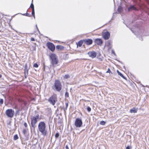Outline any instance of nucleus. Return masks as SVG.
Instances as JSON below:
<instances>
[{
    "mask_svg": "<svg viewBox=\"0 0 149 149\" xmlns=\"http://www.w3.org/2000/svg\"><path fill=\"white\" fill-rule=\"evenodd\" d=\"M34 112L35 115L34 116H31V125L32 127L33 128L35 127L36 124L41 119L40 115L38 113V111H35Z\"/></svg>",
    "mask_w": 149,
    "mask_h": 149,
    "instance_id": "nucleus-1",
    "label": "nucleus"
},
{
    "mask_svg": "<svg viewBox=\"0 0 149 149\" xmlns=\"http://www.w3.org/2000/svg\"><path fill=\"white\" fill-rule=\"evenodd\" d=\"M38 129L43 136H45L47 135V131L46 130V125L44 122L41 121L39 123Z\"/></svg>",
    "mask_w": 149,
    "mask_h": 149,
    "instance_id": "nucleus-2",
    "label": "nucleus"
},
{
    "mask_svg": "<svg viewBox=\"0 0 149 149\" xmlns=\"http://www.w3.org/2000/svg\"><path fill=\"white\" fill-rule=\"evenodd\" d=\"M62 84L61 82L58 79L55 80L54 85L52 86L53 88L58 92H60L62 88Z\"/></svg>",
    "mask_w": 149,
    "mask_h": 149,
    "instance_id": "nucleus-3",
    "label": "nucleus"
},
{
    "mask_svg": "<svg viewBox=\"0 0 149 149\" xmlns=\"http://www.w3.org/2000/svg\"><path fill=\"white\" fill-rule=\"evenodd\" d=\"M50 60L51 65L54 67L56 66V65L58 64V61L56 57V55L53 54H51L49 56Z\"/></svg>",
    "mask_w": 149,
    "mask_h": 149,
    "instance_id": "nucleus-4",
    "label": "nucleus"
},
{
    "mask_svg": "<svg viewBox=\"0 0 149 149\" xmlns=\"http://www.w3.org/2000/svg\"><path fill=\"white\" fill-rule=\"evenodd\" d=\"M5 113L8 117L12 118L14 116L15 112L13 109H10L6 111Z\"/></svg>",
    "mask_w": 149,
    "mask_h": 149,
    "instance_id": "nucleus-5",
    "label": "nucleus"
},
{
    "mask_svg": "<svg viewBox=\"0 0 149 149\" xmlns=\"http://www.w3.org/2000/svg\"><path fill=\"white\" fill-rule=\"evenodd\" d=\"M57 97L56 95H53L51 96L48 99V101L51 104L54 106L57 100Z\"/></svg>",
    "mask_w": 149,
    "mask_h": 149,
    "instance_id": "nucleus-6",
    "label": "nucleus"
},
{
    "mask_svg": "<svg viewBox=\"0 0 149 149\" xmlns=\"http://www.w3.org/2000/svg\"><path fill=\"white\" fill-rule=\"evenodd\" d=\"M82 124V121L81 118H77L76 119L74 125L76 127H81Z\"/></svg>",
    "mask_w": 149,
    "mask_h": 149,
    "instance_id": "nucleus-7",
    "label": "nucleus"
},
{
    "mask_svg": "<svg viewBox=\"0 0 149 149\" xmlns=\"http://www.w3.org/2000/svg\"><path fill=\"white\" fill-rule=\"evenodd\" d=\"M48 48L52 52H54L55 49V46L54 44L51 42H48L46 44Z\"/></svg>",
    "mask_w": 149,
    "mask_h": 149,
    "instance_id": "nucleus-8",
    "label": "nucleus"
},
{
    "mask_svg": "<svg viewBox=\"0 0 149 149\" xmlns=\"http://www.w3.org/2000/svg\"><path fill=\"white\" fill-rule=\"evenodd\" d=\"M102 36L105 40L108 39L110 37V33L108 31L102 33Z\"/></svg>",
    "mask_w": 149,
    "mask_h": 149,
    "instance_id": "nucleus-9",
    "label": "nucleus"
},
{
    "mask_svg": "<svg viewBox=\"0 0 149 149\" xmlns=\"http://www.w3.org/2000/svg\"><path fill=\"white\" fill-rule=\"evenodd\" d=\"M94 42L98 45L101 46L103 43V41L101 39L96 38L95 39Z\"/></svg>",
    "mask_w": 149,
    "mask_h": 149,
    "instance_id": "nucleus-10",
    "label": "nucleus"
},
{
    "mask_svg": "<svg viewBox=\"0 0 149 149\" xmlns=\"http://www.w3.org/2000/svg\"><path fill=\"white\" fill-rule=\"evenodd\" d=\"M88 54L90 57L92 58H94L96 57L97 53L94 51H92L88 52Z\"/></svg>",
    "mask_w": 149,
    "mask_h": 149,
    "instance_id": "nucleus-11",
    "label": "nucleus"
},
{
    "mask_svg": "<svg viewBox=\"0 0 149 149\" xmlns=\"http://www.w3.org/2000/svg\"><path fill=\"white\" fill-rule=\"evenodd\" d=\"M84 43L86 44L89 45H90L93 43V40L91 39H84L83 40Z\"/></svg>",
    "mask_w": 149,
    "mask_h": 149,
    "instance_id": "nucleus-12",
    "label": "nucleus"
},
{
    "mask_svg": "<svg viewBox=\"0 0 149 149\" xmlns=\"http://www.w3.org/2000/svg\"><path fill=\"white\" fill-rule=\"evenodd\" d=\"M112 42L111 40H109L106 42V45L109 49H111L112 47Z\"/></svg>",
    "mask_w": 149,
    "mask_h": 149,
    "instance_id": "nucleus-13",
    "label": "nucleus"
},
{
    "mask_svg": "<svg viewBox=\"0 0 149 149\" xmlns=\"http://www.w3.org/2000/svg\"><path fill=\"white\" fill-rule=\"evenodd\" d=\"M138 110V108H137L133 107L130 109V112L131 113H136Z\"/></svg>",
    "mask_w": 149,
    "mask_h": 149,
    "instance_id": "nucleus-14",
    "label": "nucleus"
},
{
    "mask_svg": "<svg viewBox=\"0 0 149 149\" xmlns=\"http://www.w3.org/2000/svg\"><path fill=\"white\" fill-rule=\"evenodd\" d=\"M29 69L27 64H26L24 67V73H28Z\"/></svg>",
    "mask_w": 149,
    "mask_h": 149,
    "instance_id": "nucleus-15",
    "label": "nucleus"
},
{
    "mask_svg": "<svg viewBox=\"0 0 149 149\" xmlns=\"http://www.w3.org/2000/svg\"><path fill=\"white\" fill-rule=\"evenodd\" d=\"M136 8L134 7L133 6H131L129 8H128V10L129 11L132 10H136Z\"/></svg>",
    "mask_w": 149,
    "mask_h": 149,
    "instance_id": "nucleus-16",
    "label": "nucleus"
},
{
    "mask_svg": "<svg viewBox=\"0 0 149 149\" xmlns=\"http://www.w3.org/2000/svg\"><path fill=\"white\" fill-rule=\"evenodd\" d=\"M64 48V47L63 46L58 45L56 46V49L58 50H62Z\"/></svg>",
    "mask_w": 149,
    "mask_h": 149,
    "instance_id": "nucleus-17",
    "label": "nucleus"
},
{
    "mask_svg": "<svg viewBox=\"0 0 149 149\" xmlns=\"http://www.w3.org/2000/svg\"><path fill=\"white\" fill-rule=\"evenodd\" d=\"M83 41L82 40L79 41L77 44V45L79 47H81L83 43Z\"/></svg>",
    "mask_w": 149,
    "mask_h": 149,
    "instance_id": "nucleus-18",
    "label": "nucleus"
},
{
    "mask_svg": "<svg viewBox=\"0 0 149 149\" xmlns=\"http://www.w3.org/2000/svg\"><path fill=\"white\" fill-rule=\"evenodd\" d=\"M118 13L120 14H121V6L120 5L118 7Z\"/></svg>",
    "mask_w": 149,
    "mask_h": 149,
    "instance_id": "nucleus-19",
    "label": "nucleus"
},
{
    "mask_svg": "<svg viewBox=\"0 0 149 149\" xmlns=\"http://www.w3.org/2000/svg\"><path fill=\"white\" fill-rule=\"evenodd\" d=\"M18 136L17 134L15 135L13 137V139L14 140H16L18 139Z\"/></svg>",
    "mask_w": 149,
    "mask_h": 149,
    "instance_id": "nucleus-20",
    "label": "nucleus"
},
{
    "mask_svg": "<svg viewBox=\"0 0 149 149\" xmlns=\"http://www.w3.org/2000/svg\"><path fill=\"white\" fill-rule=\"evenodd\" d=\"M19 110H17L15 112V116H16L19 115Z\"/></svg>",
    "mask_w": 149,
    "mask_h": 149,
    "instance_id": "nucleus-21",
    "label": "nucleus"
},
{
    "mask_svg": "<svg viewBox=\"0 0 149 149\" xmlns=\"http://www.w3.org/2000/svg\"><path fill=\"white\" fill-rule=\"evenodd\" d=\"M19 14H22V15H24V16L26 15V16H28V17L31 16L30 15V14L27 13H26L23 14H22L21 13H19Z\"/></svg>",
    "mask_w": 149,
    "mask_h": 149,
    "instance_id": "nucleus-22",
    "label": "nucleus"
},
{
    "mask_svg": "<svg viewBox=\"0 0 149 149\" xmlns=\"http://www.w3.org/2000/svg\"><path fill=\"white\" fill-rule=\"evenodd\" d=\"M70 76L69 74H65L64 77V78L65 79H68L70 78Z\"/></svg>",
    "mask_w": 149,
    "mask_h": 149,
    "instance_id": "nucleus-23",
    "label": "nucleus"
},
{
    "mask_svg": "<svg viewBox=\"0 0 149 149\" xmlns=\"http://www.w3.org/2000/svg\"><path fill=\"white\" fill-rule=\"evenodd\" d=\"M31 14L34 16V18H35L34 9H32Z\"/></svg>",
    "mask_w": 149,
    "mask_h": 149,
    "instance_id": "nucleus-24",
    "label": "nucleus"
},
{
    "mask_svg": "<svg viewBox=\"0 0 149 149\" xmlns=\"http://www.w3.org/2000/svg\"><path fill=\"white\" fill-rule=\"evenodd\" d=\"M106 123V122L104 121H102L100 122V124L102 125H104Z\"/></svg>",
    "mask_w": 149,
    "mask_h": 149,
    "instance_id": "nucleus-25",
    "label": "nucleus"
},
{
    "mask_svg": "<svg viewBox=\"0 0 149 149\" xmlns=\"http://www.w3.org/2000/svg\"><path fill=\"white\" fill-rule=\"evenodd\" d=\"M30 7L32 9H34V5L32 3H31Z\"/></svg>",
    "mask_w": 149,
    "mask_h": 149,
    "instance_id": "nucleus-26",
    "label": "nucleus"
},
{
    "mask_svg": "<svg viewBox=\"0 0 149 149\" xmlns=\"http://www.w3.org/2000/svg\"><path fill=\"white\" fill-rule=\"evenodd\" d=\"M59 136V133H57L55 134V137L56 139L58 138Z\"/></svg>",
    "mask_w": 149,
    "mask_h": 149,
    "instance_id": "nucleus-27",
    "label": "nucleus"
},
{
    "mask_svg": "<svg viewBox=\"0 0 149 149\" xmlns=\"http://www.w3.org/2000/svg\"><path fill=\"white\" fill-rule=\"evenodd\" d=\"M65 97H69V93L68 92H66L65 94Z\"/></svg>",
    "mask_w": 149,
    "mask_h": 149,
    "instance_id": "nucleus-28",
    "label": "nucleus"
},
{
    "mask_svg": "<svg viewBox=\"0 0 149 149\" xmlns=\"http://www.w3.org/2000/svg\"><path fill=\"white\" fill-rule=\"evenodd\" d=\"M3 103V100L2 99H0V105H1Z\"/></svg>",
    "mask_w": 149,
    "mask_h": 149,
    "instance_id": "nucleus-29",
    "label": "nucleus"
},
{
    "mask_svg": "<svg viewBox=\"0 0 149 149\" xmlns=\"http://www.w3.org/2000/svg\"><path fill=\"white\" fill-rule=\"evenodd\" d=\"M33 67H35V68H38V64L36 63H35L33 65Z\"/></svg>",
    "mask_w": 149,
    "mask_h": 149,
    "instance_id": "nucleus-30",
    "label": "nucleus"
},
{
    "mask_svg": "<svg viewBox=\"0 0 149 149\" xmlns=\"http://www.w3.org/2000/svg\"><path fill=\"white\" fill-rule=\"evenodd\" d=\"M23 133L25 135L26 132V130L25 129H24L22 131Z\"/></svg>",
    "mask_w": 149,
    "mask_h": 149,
    "instance_id": "nucleus-31",
    "label": "nucleus"
},
{
    "mask_svg": "<svg viewBox=\"0 0 149 149\" xmlns=\"http://www.w3.org/2000/svg\"><path fill=\"white\" fill-rule=\"evenodd\" d=\"M34 44L35 45V46H32V47L33 48V49L34 50H36V43H34Z\"/></svg>",
    "mask_w": 149,
    "mask_h": 149,
    "instance_id": "nucleus-32",
    "label": "nucleus"
},
{
    "mask_svg": "<svg viewBox=\"0 0 149 149\" xmlns=\"http://www.w3.org/2000/svg\"><path fill=\"white\" fill-rule=\"evenodd\" d=\"M87 111L89 112H90L91 110V108L89 107H87Z\"/></svg>",
    "mask_w": 149,
    "mask_h": 149,
    "instance_id": "nucleus-33",
    "label": "nucleus"
},
{
    "mask_svg": "<svg viewBox=\"0 0 149 149\" xmlns=\"http://www.w3.org/2000/svg\"><path fill=\"white\" fill-rule=\"evenodd\" d=\"M111 72V71L109 68H108L107 71L106 72V73H110Z\"/></svg>",
    "mask_w": 149,
    "mask_h": 149,
    "instance_id": "nucleus-34",
    "label": "nucleus"
},
{
    "mask_svg": "<svg viewBox=\"0 0 149 149\" xmlns=\"http://www.w3.org/2000/svg\"><path fill=\"white\" fill-rule=\"evenodd\" d=\"M28 73H24L25 77L26 78L28 75Z\"/></svg>",
    "mask_w": 149,
    "mask_h": 149,
    "instance_id": "nucleus-35",
    "label": "nucleus"
},
{
    "mask_svg": "<svg viewBox=\"0 0 149 149\" xmlns=\"http://www.w3.org/2000/svg\"><path fill=\"white\" fill-rule=\"evenodd\" d=\"M65 105H66V110L67 109V108H68V103L67 102V103H65Z\"/></svg>",
    "mask_w": 149,
    "mask_h": 149,
    "instance_id": "nucleus-36",
    "label": "nucleus"
},
{
    "mask_svg": "<svg viewBox=\"0 0 149 149\" xmlns=\"http://www.w3.org/2000/svg\"><path fill=\"white\" fill-rule=\"evenodd\" d=\"M117 72L118 73V74L121 76V73L119 72L118 70H117Z\"/></svg>",
    "mask_w": 149,
    "mask_h": 149,
    "instance_id": "nucleus-37",
    "label": "nucleus"
},
{
    "mask_svg": "<svg viewBox=\"0 0 149 149\" xmlns=\"http://www.w3.org/2000/svg\"><path fill=\"white\" fill-rule=\"evenodd\" d=\"M24 126L25 127H27V125L26 123H24Z\"/></svg>",
    "mask_w": 149,
    "mask_h": 149,
    "instance_id": "nucleus-38",
    "label": "nucleus"
},
{
    "mask_svg": "<svg viewBox=\"0 0 149 149\" xmlns=\"http://www.w3.org/2000/svg\"><path fill=\"white\" fill-rule=\"evenodd\" d=\"M122 77H123L125 79L127 80L126 78L124 76H123L122 74Z\"/></svg>",
    "mask_w": 149,
    "mask_h": 149,
    "instance_id": "nucleus-39",
    "label": "nucleus"
},
{
    "mask_svg": "<svg viewBox=\"0 0 149 149\" xmlns=\"http://www.w3.org/2000/svg\"><path fill=\"white\" fill-rule=\"evenodd\" d=\"M31 40L32 41H34L35 40V39L33 38H31Z\"/></svg>",
    "mask_w": 149,
    "mask_h": 149,
    "instance_id": "nucleus-40",
    "label": "nucleus"
},
{
    "mask_svg": "<svg viewBox=\"0 0 149 149\" xmlns=\"http://www.w3.org/2000/svg\"><path fill=\"white\" fill-rule=\"evenodd\" d=\"M126 149H130V147L129 146H128L126 147Z\"/></svg>",
    "mask_w": 149,
    "mask_h": 149,
    "instance_id": "nucleus-41",
    "label": "nucleus"
},
{
    "mask_svg": "<svg viewBox=\"0 0 149 149\" xmlns=\"http://www.w3.org/2000/svg\"><path fill=\"white\" fill-rule=\"evenodd\" d=\"M65 148H66V149H69L68 147V146L67 145H66L65 146Z\"/></svg>",
    "mask_w": 149,
    "mask_h": 149,
    "instance_id": "nucleus-42",
    "label": "nucleus"
},
{
    "mask_svg": "<svg viewBox=\"0 0 149 149\" xmlns=\"http://www.w3.org/2000/svg\"><path fill=\"white\" fill-rule=\"evenodd\" d=\"M36 28H37V30L38 31V32H39L40 31H39V30H38V28L37 27V25H36Z\"/></svg>",
    "mask_w": 149,
    "mask_h": 149,
    "instance_id": "nucleus-43",
    "label": "nucleus"
},
{
    "mask_svg": "<svg viewBox=\"0 0 149 149\" xmlns=\"http://www.w3.org/2000/svg\"><path fill=\"white\" fill-rule=\"evenodd\" d=\"M112 53H113L114 54H115V52L113 50H112Z\"/></svg>",
    "mask_w": 149,
    "mask_h": 149,
    "instance_id": "nucleus-44",
    "label": "nucleus"
},
{
    "mask_svg": "<svg viewBox=\"0 0 149 149\" xmlns=\"http://www.w3.org/2000/svg\"><path fill=\"white\" fill-rule=\"evenodd\" d=\"M2 77V75L1 74H0V78H1Z\"/></svg>",
    "mask_w": 149,
    "mask_h": 149,
    "instance_id": "nucleus-45",
    "label": "nucleus"
},
{
    "mask_svg": "<svg viewBox=\"0 0 149 149\" xmlns=\"http://www.w3.org/2000/svg\"><path fill=\"white\" fill-rule=\"evenodd\" d=\"M24 104L25 105H26V102H24Z\"/></svg>",
    "mask_w": 149,
    "mask_h": 149,
    "instance_id": "nucleus-46",
    "label": "nucleus"
},
{
    "mask_svg": "<svg viewBox=\"0 0 149 149\" xmlns=\"http://www.w3.org/2000/svg\"><path fill=\"white\" fill-rule=\"evenodd\" d=\"M64 111H65L66 110V108L64 109Z\"/></svg>",
    "mask_w": 149,
    "mask_h": 149,
    "instance_id": "nucleus-47",
    "label": "nucleus"
},
{
    "mask_svg": "<svg viewBox=\"0 0 149 149\" xmlns=\"http://www.w3.org/2000/svg\"><path fill=\"white\" fill-rule=\"evenodd\" d=\"M121 4V2H120V5Z\"/></svg>",
    "mask_w": 149,
    "mask_h": 149,
    "instance_id": "nucleus-48",
    "label": "nucleus"
},
{
    "mask_svg": "<svg viewBox=\"0 0 149 149\" xmlns=\"http://www.w3.org/2000/svg\"><path fill=\"white\" fill-rule=\"evenodd\" d=\"M33 0H32V2H33Z\"/></svg>",
    "mask_w": 149,
    "mask_h": 149,
    "instance_id": "nucleus-49",
    "label": "nucleus"
},
{
    "mask_svg": "<svg viewBox=\"0 0 149 149\" xmlns=\"http://www.w3.org/2000/svg\"><path fill=\"white\" fill-rule=\"evenodd\" d=\"M113 1H114V0H113Z\"/></svg>",
    "mask_w": 149,
    "mask_h": 149,
    "instance_id": "nucleus-50",
    "label": "nucleus"
}]
</instances>
